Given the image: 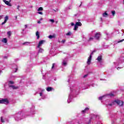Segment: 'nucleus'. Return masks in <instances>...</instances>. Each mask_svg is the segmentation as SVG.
Returning a JSON list of instances; mask_svg holds the SVG:
<instances>
[{"label":"nucleus","instance_id":"nucleus-8","mask_svg":"<svg viewBox=\"0 0 124 124\" xmlns=\"http://www.w3.org/2000/svg\"><path fill=\"white\" fill-rule=\"evenodd\" d=\"M12 68L14 72H17V70H18V67L17 66V65L13 64L12 65Z\"/></svg>","mask_w":124,"mask_h":124},{"label":"nucleus","instance_id":"nucleus-21","mask_svg":"<svg viewBox=\"0 0 124 124\" xmlns=\"http://www.w3.org/2000/svg\"><path fill=\"white\" fill-rule=\"evenodd\" d=\"M103 17H108V14L107 13V12H105L102 14Z\"/></svg>","mask_w":124,"mask_h":124},{"label":"nucleus","instance_id":"nucleus-44","mask_svg":"<svg viewBox=\"0 0 124 124\" xmlns=\"http://www.w3.org/2000/svg\"><path fill=\"white\" fill-rule=\"evenodd\" d=\"M25 29H27V28H28V25H25Z\"/></svg>","mask_w":124,"mask_h":124},{"label":"nucleus","instance_id":"nucleus-13","mask_svg":"<svg viewBox=\"0 0 124 124\" xmlns=\"http://www.w3.org/2000/svg\"><path fill=\"white\" fill-rule=\"evenodd\" d=\"M72 97V96L71 95V94H70L69 95L68 99L67 100L68 103H70V102H71Z\"/></svg>","mask_w":124,"mask_h":124},{"label":"nucleus","instance_id":"nucleus-40","mask_svg":"<svg viewBox=\"0 0 124 124\" xmlns=\"http://www.w3.org/2000/svg\"><path fill=\"white\" fill-rule=\"evenodd\" d=\"M2 18H3V15L0 16V20H1V19H2Z\"/></svg>","mask_w":124,"mask_h":124},{"label":"nucleus","instance_id":"nucleus-3","mask_svg":"<svg viewBox=\"0 0 124 124\" xmlns=\"http://www.w3.org/2000/svg\"><path fill=\"white\" fill-rule=\"evenodd\" d=\"M114 96H115V94L114 93H110L109 94H108L99 97V100H102V99H105V98H107L108 97H112Z\"/></svg>","mask_w":124,"mask_h":124},{"label":"nucleus","instance_id":"nucleus-29","mask_svg":"<svg viewBox=\"0 0 124 124\" xmlns=\"http://www.w3.org/2000/svg\"><path fill=\"white\" fill-rule=\"evenodd\" d=\"M7 34L8 35V37H10V36H11V31H8L7 32Z\"/></svg>","mask_w":124,"mask_h":124},{"label":"nucleus","instance_id":"nucleus-52","mask_svg":"<svg viewBox=\"0 0 124 124\" xmlns=\"http://www.w3.org/2000/svg\"><path fill=\"white\" fill-rule=\"evenodd\" d=\"M122 36H124V33H122Z\"/></svg>","mask_w":124,"mask_h":124},{"label":"nucleus","instance_id":"nucleus-17","mask_svg":"<svg viewBox=\"0 0 124 124\" xmlns=\"http://www.w3.org/2000/svg\"><path fill=\"white\" fill-rule=\"evenodd\" d=\"M80 88L81 89H82V90H85V84L84 83H82V84H81L80 85Z\"/></svg>","mask_w":124,"mask_h":124},{"label":"nucleus","instance_id":"nucleus-33","mask_svg":"<svg viewBox=\"0 0 124 124\" xmlns=\"http://www.w3.org/2000/svg\"><path fill=\"white\" fill-rule=\"evenodd\" d=\"M38 14H40V15H43V13L42 12L39 11L37 12Z\"/></svg>","mask_w":124,"mask_h":124},{"label":"nucleus","instance_id":"nucleus-9","mask_svg":"<svg viewBox=\"0 0 124 124\" xmlns=\"http://www.w3.org/2000/svg\"><path fill=\"white\" fill-rule=\"evenodd\" d=\"M44 42H45V41L44 40H41V41H39V43L38 44V46H37V48H39V47L42 46V44H43V43H44Z\"/></svg>","mask_w":124,"mask_h":124},{"label":"nucleus","instance_id":"nucleus-18","mask_svg":"<svg viewBox=\"0 0 124 124\" xmlns=\"http://www.w3.org/2000/svg\"><path fill=\"white\" fill-rule=\"evenodd\" d=\"M102 60V57H101V56H98L97 58V61H98V62H101Z\"/></svg>","mask_w":124,"mask_h":124},{"label":"nucleus","instance_id":"nucleus-39","mask_svg":"<svg viewBox=\"0 0 124 124\" xmlns=\"http://www.w3.org/2000/svg\"><path fill=\"white\" fill-rule=\"evenodd\" d=\"M62 43H63L64 44L65 43V40H62V41H61Z\"/></svg>","mask_w":124,"mask_h":124},{"label":"nucleus","instance_id":"nucleus-36","mask_svg":"<svg viewBox=\"0 0 124 124\" xmlns=\"http://www.w3.org/2000/svg\"><path fill=\"white\" fill-rule=\"evenodd\" d=\"M49 22H51V23H55V20L54 19H49Z\"/></svg>","mask_w":124,"mask_h":124},{"label":"nucleus","instance_id":"nucleus-51","mask_svg":"<svg viewBox=\"0 0 124 124\" xmlns=\"http://www.w3.org/2000/svg\"><path fill=\"white\" fill-rule=\"evenodd\" d=\"M117 68V69H119V68H120V67H118V68Z\"/></svg>","mask_w":124,"mask_h":124},{"label":"nucleus","instance_id":"nucleus-28","mask_svg":"<svg viewBox=\"0 0 124 124\" xmlns=\"http://www.w3.org/2000/svg\"><path fill=\"white\" fill-rule=\"evenodd\" d=\"M37 11H43V8L42 7H39L38 9H37Z\"/></svg>","mask_w":124,"mask_h":124},{"label":"nucleus","instance_id":"nucleus-2","mask_svg":"<svg viewBox=\"0 0 124 124\" xmlns=\"http://www.w3.org/2000/svg\"><path fill=\"white\" fill-rule=\"evenodd\" d=\"M115 103H117V104H118V105H119V106H123L124 105V102L120 100L115 101L111 104H106V105H107L108 106H112L114 105Z\"/></svg>","mask_w":124,"mask_h":124},{"label":"nucleus","instance_id":"nucleus-12","mask_svg":"<svg viewBox=\"0 0 124 124\" xmlns=\"http://www.w3.org/2000/svg\"><path fill=\"white\" fill-rule=\"evenodd\" d=\"M71 89V92H72V93H74L75 92H76V87L75 86H73L72 87L70 88Z\"/></svg>","mask_w":124,"mask_h":124},{"label":"nucleus","instance_id":"nucleus-4","mask_svg":"<svg viewBox=\"0 0 124 124\" xmlns=\"http://www.w3.org/2000/svg\"><path fill=\"white\" fill-rule=\"evenodd\" d=\"M14 85V81H10L8 82V86L10 89H12V90H17V89H19V87L18 86H15Z\"/></svg>","mask_w":124,"mask_h":124},{"label":"nucleus","instance_id":"nucleus-15","mask_svg":"<svg viewBox=\"0 0 124 124\" xmlns=\"http://www.w3.org/2000/svg\"><path fill=\"white\" fill-rule=\"evenodd\" d=\"M40 96H42V98L43 99L46 98V96L45 95H43V93H42V92L40 93Z\"/></svg>","mask_w":124,"mask_h":124},{"label":"nucleus","instance_id":"nucleus-16","mask_svg":"<svg viewBox=\"0 0 124 124\" xmlns=\"http://www.w3.org/2000/svg\"><path fill=\"white\" fill-rule=\"evenodd\" d=\"M37 48H38L39 49L38 53H42L43 51H44V49H43V48H41L40 47H37Z\"/></svg>","mask_w":124,"mask_h":124},{"label":"nucleus","instance_id":"nucleus-41","mask_svg":"<svg viewBox=\"0 0 124 124\" xmlns=\"http://www.w3.org/2000/svg\"><path fill=\"white\" fill-rule=\"evenodd\" d=\"M71 25L72 27H73V26H74V23H73V22L71 23Z\"/></svg>","mask_w":124,"mask_h":124},{"label":"nucleus","instance_id":"nucleus-5","mask_svg":"<svg viewBox=\"0 0 124 124\" xmlns=\"http://www.w3.org/2000/svg\"><path fill=\"white\" fill-rule=\"evenodd\" d=\"M95 52V50H93L90 54L89 57L88 59V61L87 62V64H91V61H92V56L93 55V53H94Z\"/></svg>","mask_w":124,"mask_h":124},{"label":"nucleus","instance_id":"nucleus-47","mask_svg":"<svg viewBox=\"0 0 124 124\" xmlns=\"http://www.w3.org/2000/svg\"><path fill=\"white\" fill-rule=\"evenodd\" d=\"M17 9H18V10H19V9L20 8V6H17Z\"/></svg>","mask_w":124,"mask_h":124},{"label":"nucleus","instance_id":"nucleus-25","mask_svg":"<svg viewBox=\"0 0 124 124\" xmlns=\"http://www.w3.org/2000/svg\"><path fill=\"white\" fill-rule=\"evenodd\" d=\"M47 92H51L52 90H53V88L52 87H47L46 89Z\"/></svg>","mask_w":124,"mask_h":124},{"label":"nucleus","instance_id":"nucleus-19","mask_svg":"<svg viewBox=\"0 0 124 124\" xmlns=\"http://www.w3.org/2000/svg\"><path fill=\"white\" fill-rule=\"evenodd\" d=\"M55 37H56L55 34H53L52 35H50L49 36H48V38H50V39H52V38H55Z\"/></svg>","mask_w":124,"mask_h":124},{"label":"nucleus","instance_id":"nucleus-20","mask_svg":"<svg viewBox=\"0 0 124 124\" xmlns=\"http://www.w3.org/2000/svg\"><path fill=\"white\" fill-rule=\"evenodd\" d=\"M75 25L78 27H81V26H82V23H81L80 22H78L76 23Z\"/></svg>","mask_w":124,"mask_h":124},{"label":"nucleus","instance_id":"nucleus-34","mask_svg":"<svg viewBox=\"0 0 124 124\" xmlns=\"http://www.w3.org/2000/svg\"><path fill=\"white\" fill-rule=\"evenodd\" d=\"M123 41H124V39H122V40H119L117 42V43H121V42H123Z\"/></svg>","mask_w":124,"mask_h":124},{"label":"nucleus","instance_id":"nucleus-53","mask_svg":"<svg viewBox=\"0 0 124 124\" xmlns=\"http://www.w3.org/2000/svg\"><path fill=\"white\" fill-rule=\"evenodd\" d=\"M101 20H102V17L101 18Z\"/></svg>","mask_w":124,"mask_h":124},{"label":"nucleus","instance_id":"nucleus-23","mask_svg":"<svg viewBox=\"0 0 124 124\" xmlns=\"http://www.w3.org/2000/svg\"><path fill=\"white\" fill-rule=\"evenodd\" d=\"M66 35H67V36H71V35H72V33L71 31H69L66 33Z\"/></svg>","mask_w":124,"mask_h":124},{"label":"nucleus","instance_id":"nucleus-46","mask_svg":"<svg viewBox=\"0 0 124 124\" xmlns=\"http://www.w3.org/2000/svg\"><path fill=\"white\" fill-rule=\"evenodd\" d=\"M68 9H71V8H69H69H66V10H68Z\"/></svg>","mask_w":124,"mask_h":124},{"label":"nucleus","instance_id":"nucleus-35","mask_svg":"<svg viewBox=\"0 0 124 124\" xmlns=\"http://www.w3.org/2000/svg\"><path fill=\"white\" fill-rule=\"evenodd\" d=\"M3 118L2 117H1L0 118V121L2 122V123H4V121H3Z\"/></svg>","mask_w":124,"mask_h":124},{"label":"nucleus","instance_id":"nucleus-22","mask_svg":"<svg viewBox=\"0 0 124 124\" xmlns=\"http://www.w3.org/2000/svg\"><path fill=\"white\" fill-rule=\"evenodd\" d=\"M36 36L37 37V39H39L40 36H39V32L38 31L36 32Z\"/></svg>","mask_w":124,"mask_h":124},{"label":"nucleus","instance_id":"nucleus-14","mask_svg":"<svg viewBox=\"0 0 124 124\" xmlns=\"http://www.w3.org/2000/svg\"><path fill=\"white\" fill-rule=\"evenodd\" d=\"M89 111V108H86L85 109L81 111L82 114H85V113H87Z\"/></svg>","mask_w":124,"mask_h":124},{"label":"nucleus","instance_id":"nucleus-48","mask_svg":"<svg viewBox=\"0 0 124 124\" xmlns=\"http://www.w3.org/2000/svg\"><path fill=\"white\" fill-rule=\"evenodd\" d=\"M40 21H42L43 20V18H40Z\"/></svg>","mask_w":124,"mask_h":124},{"label":"nucleus","instance_id":"nucleus-7","mask_svg":"<svg viewBox=\"0 0 124 124\" xmlns=\"http://www.w3.org/2000/svg\"><path fill=\"white\" fill-rule=\"evenodd\" d=\"M67 62H68L67 59L65 58L63 59L62 62V66H66L67 65Z\"/></svg>","mask_w":124,"mask_h":124},{"label":"nucleus","instance_id":"nucleus-6","mask_svg":"<svg viewBox=\"0 0 124 124\" xmlns=\"http://www.w3.org/2000/svg\"><path fill=\"white\" fill-rule=\"evenodd\" d=\"M8 103H9V102L7 99L0 100V104H8Z\"/></svg>","mask_w":124,"mask_h":124},{"label":"nucleus","instance_id":"nucleus-10","mask_svg":"<svg viewBox=\"0 0 124 124\" xmlns=\"http://www.w3.org/2000/svg\"><path fill=\"white\" fill-rule=\"evenodd\" d=\"M10 1H11V0H10L9 1L4 0L3 2H4V3H5V4H6L7 5H8V6H12V5L11 4V3H10Z\"/></svg>","mask_w":124,"mask_h":124},{"label":"nucleus","instance_id":"nucleus-32","mask_svg":"<svg viewBox=\"0 0 124 124\" xmlns=\"http://www.w3.org/2000/svg\"><path fill=\"white\" fill-rule=\"evenodd\" d=\"M111 14L113 15V16H114V15H115V14H116V12L115 11H111Z\"/></svg>","mask_w":124,"mask_h":124},{"label":"nucleus","instance_id":"nucleus-1","mask_svg":"<svg viewBox=\"0 0 124 124\" xmlns=\"http://www.w3.org/2000/svg\"><path fill=\"white\" fill-rule=\"evenodd\" d=\"M23 118L24 117H23V113L22 112H19L15 115V121H16V122H18Z\"/></svg>","mask_w":124,"mask_h":124},{"label":"nucleus","instance_id":"nucleus-45","mask_svg":"<svg viewBox=\"0 0 124 124\" xmlns=\"http://www.w3.org/2000/svg\"><path fill=\"white\" fill-rule=\"evenodd\" d=\"M38 24H41V22L40 21H38L37 22Z\"/></svg>","mask_w":124,"mask_h":124},{"label":"nucleus","instance_id":"nucleus-31","mask_svg":"<svg viewBox=\"0 0 124 124\" xmlns=\"http://www.w3.org/2000/svg\"><path fill=\"white\" fill-rule=\"evenodd\" d=\"M31 112H32V113L34 112V107H33L31 108Z\"/></svg>","mask_w":124,"mask_h":124},{"label":"nucleus","instance_id":"nucleus-27","mask_svg":"<svg viewBox=\"0 0 124 124\" xmlns=\"http://www.w3.org/2000/svg\"><path fill=\"white\" fill-rule=\"evenodd\" d=\"M8 19H9V17H8V16H6L4 17V21L6 22H6H7Z\"/></svg>","mask_w":124,"mask_h":124},{"label":"nucleus","instance_id":"nucleus-49","mask_svg":"<svg viewBox=\"0 0 124 124\" xmlns=\"http://www.w3.org/2000/svg\"><path fill=\"white\" fill-rule=\"evenodd\" d=\"M97 124H102L101 123H97Z\"/></svg>","mask_w":124,"mask_h":124},{"label":"nucleus","instance_id":"nucleus-50","mask_svg":"<svg viewBox=\"0 0 124 124\" xmlns=\"http://www.w3.org/2000/svg\"><path fill=\"white\" fill-rule=\"evenodd\" d=\"M16 19L17 20V16H16Z\"/></svg>","mask_w":124,"mask_h":124},{"label":"nucleus","instance_id":"nucleus-55","mask_svg":"<svg viewBox=\"0 0 124 124\" xmlns=\"http://www.w3.org/2000/svg\"><path fill=\"white\" fill-rule=\"evenodd\" d=\"M5 58H6V57H5Z\"/></svg>","mask_w":124,"mask_h":124},{"label":"nucleus","instance_id":"nucleus-26","mask_svg":"<svg viewBox=\"0 0 124 124\" xmlns=\"http://www.w3.org/2000/svg\"><path fill=\"white\" fill-rule=\"evenodd\" d=\"M30 44H31V42H26L23 44V45L28 46V45H30Z\"/></svg>","mask_w":124,"mask_h":124},{"label":"nucleus","instance_id":"nucleus-30","mask_svg":"<svg viewBox=\"0 0 124 124\" xmlns=\"http://www.w3.org/2000/svg\"><path fill=\"white\" fill-rule=\"evenodd\" d=\"M77 29H78V26L76 24H75L74 31H77Z\"/></svg>","mask_w":124,"mask_h":124},{"label":"nucleus","instance_id":"nucleus-38","mask_svg":"<svg viewBox=\"0 0 124 124\" xmlns=\"http://www.w3.org/2000/svg\"><path fill=\"white\" fill-rule=\"evenodd\" d=\"M55 64H56L55 63H53L52 66L51 67L52 69H53L54 68V67H55Z\"/></svg>","mask_w":124,"mask_h":124},{"label":"nucleus","instance_id":"nucleus-42","mask_svg":"<svg viewBox=\"0 0 124 124\" xmlns=\"http://www.w3.org/2000/svg\"><path fill=\"white\" fill-rule=\"evenodd\" d=\"M5 23H6V22L4 21V22L1 23V25H4V24H5Z\"/></svg>","mask_w":124,"mask_h":124},{"label":"nucleus","instance_id":"nucleus-54","mask_svg":"<svg viewBox=\"0 0 124 124\" xmlns=\"http://www.w3.org/2000/svg\"><path fill=\"white\" fill-rule=\"evenodd\" d=\"M107 35H108V33H107Z\"/></svg>","mask_w":124,"mask_h":124},{"label":"nucleus","instance_id":"nucleus-43","mask_svg":"<svg viewBox=\"0 0 124 124\" xmlns=\"http://www.w3.org/2000/svg\"><path fill=\"white\" fill-rule=\"evenodd\" d=\"M87 76H88V75H85L83 76V78H86V77H87Z\"/></svg>","mask_w":124,"mask_h":124},{"label":"nucleus","instance_id":"nucleus-24","mask_svg":"<svg viewBox=\"0 0 124 124\" xmlns=\"http://www.w3.org/2000/svg\"><path fill=\"white\" fill-rule=\"evenodd\" d=\"M2 42H3V43H7V39L6 38H3L2 40Z\"/></svg>","mask_w":124,"mask_h":124},{"label":"nucleus","instance_id":"nucleus-11","mask_svg":"<svg viewBox=\"0 0 124 124\" xmlns=\"http://www.w3.org/2000/svg\"><path fill=\"white\" fill-rule=\"evenodd\" d=\"M94 37L96 39L98 40L99 39V37H100V33L98 32L95 34Z\"/></svg>","mask_w":124,"mask_h":124},{"label":"nucleus","instance_id":"nucleus-37","mask_svg":"<svg viewBox=\"0 0 124 124\" xmlns=\"http://www.w3.org/2000/svg\"><path fill=\"white\" fill-rule=\"evenodd\" d=\"M92 40H93V37H90L89 38V41H92Z\"/></svg>","mask_w":124,"mask_h":124}]
</instances>
